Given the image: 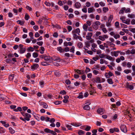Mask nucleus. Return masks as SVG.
I'll list each match as a JSON object with an SVG mask.
<instances>
[{"label": "nucleus", "mask_w": 135, "mask_h": 135, "mask_svg": "<svg viewBox=\"0 0 135 135\" xmlns=\"http://www.w3.org/2000/svg\"><path fill=\"white\" fill-rule=\"evenodd\" d=\"M125 17L122 16L120 17V19L122 20L123 23L126 24L127 25H129L130 24V20L129 18L126 19V20H125Z\"/></svg>", "instance_id": "obj_1"}, {"label": "nucleus", "mask_w": 135, "mask_h": 135, "mask_svg": "<svg viewBox=\"0 0 135 135\" xmlns=\"http://www.w3.org/2000/svg\"><path fill=\"white\" fill-rule=\"evenodd\" d=\"M24 46L21 44H20L19 45L20 49V53L21 54L24 53L26 50V48L23 47Z\"/></svg>", "instance_id": "obj_2"}, {"label": "nucleus", "mask_w": 135, "mask_h": 135, "mask_svg": "<svg viewBox=\"0 0 135 135\" xmlns=\"http://www.w3.org/2000/svg\"><path fill=\"white\" fill-rule=\"evenodd\" d=\"M120 128L121 130L123 132L126 133L127 132V130L126 128V126L125 125H121Z\"/></svg>", "instance_id": "obj_3"}, {"label": "nucleus", "mask_w": 135, "mask_h": 135, "mask_svg": "<svg viewBox=\"0 0 135 135\" xmlns=\"http://www.w3.org/2000/svg\"><path fill=\"white\" fill-rule=\"evenodd\" d=\"M104 109L103 108H100L98 109L97 112L98 114L102 115L104 113Z\"/></svg>", "instance_id": "obj_4"}, {"label": "nucleus", "mask_w": 135, "mask_h": 135, "mask_svg": "<svg viewBox=\"0 0 135 135\" xmlns=\"http://www.w3.org/2000/svg\"><path fill=\"white\" fill-rule=\"evenodd\" d=\"M120 52V51H117L111 52V54L112 56H114L115 57H117L118 56V54Z\"/></svg>", "instance_id": "obj_5"}, {"label": "nucleus", "mask_w": 135, "mask_h": 135, "mask_svg": "<svg viewBox=\"0 0 135 135\" xmlns=\"http://www.w3.org/2000/svg\"><path fill=\"white\" fill-rule=\"evenodd\" d=\"M51 59L55 61L58 62H60V59L59 57L55 56L51 57Z\"/></svg>", "instance_id": "obj_6"}, {"label": "nucleus", "mask_w": 135, "mask_h": 135, "mask_svg": "<svg viewBox=\"0 0 135 135\" xmlns=\"http://www.w3.org/2000/svg\"><path fill=\"white\" fill-rule=\"evenodd\" d=\"M125 88H129L130 90H132L134 88V86L132 85H129V83L128 82H127Z\"/></svg>", "instance_id": "obj_7"}, {"label": "nucleus", "mask_w": 135, "mask_h": 135, "mask_svg": "<svg viewBox=\"0 0 135 135\" xmlns=\"http://www.w3.org/2000/svg\"><path fill=\"white\" fill-rule=\"evenodd\" d=\"M113 75V73L110 71L106 73L105 74V76L107 78H110Z\"/></svg>", "instance_id": "obj_8"}, {"label": "nucleus", "mask_w": 135, "mask_h": 135, "mask_svg": "<svg viewBox=\"0 0 135 135\" xmlns=\"http://www.w3.org/2000/svg\"><path fill=\"white\" fill-rule=\"evenodd\" d=\"M86 104V103L84 107V109L85 110H89L90 109V108L89 105L90 104V103H88L87 104Z\"/></svg>", "instance_id": "obj_9"}, {"label": "nucleus", "mask_w": 135, "mask_h": 135, "mask_svg": "<svg viewBox=\"0 0 135 135\" xmlns=\"http://www.w3.org/2000/svg\"><path fill=\"white\" fill-rule=\"evenodd\" d=\"M39 66V65L38 64H35L31 66V68L32 69H35L38 68Z\"/></svg>", "instance_id": "obj_10"}, {"label": "nucleus", "mask_w": 135, "mask_h": 135, "mask_svg": "<svg viewBox=\"0 0 135 135\" xmlns=\"http://www.w3.org/2000/svg\"><path fill=\"white\" fill-rule=\"evenodd\" d=\"M94 81L97 83H101L100 78L99 77L97 76L95 79L94 80Z\"/></svg>", "instance_id": "obj_11"}, {"label": "nucleus", "mask_w": 135, "mask_h": 135, "mask_svg": "<svg viewBox=\"0 0 135 135\" xmlns=\"http://www.w3.org/2000/svg\"><path fill=\"white\" fill-rule=\"evenodd\" d=\"M54 74L57 77H59L61 75V74L60 72L57 70H55L54 71Z\"/></svg>", "instance_id": "obj_12"}, {"label": "nucleus", "mask_w": 135, "mask_h": 135, "mask_svg": "<svg viewBox=\"0 0 135 135\" xmlns=\"http://www.w3.org/2000/svg\"><path fill=\"white\" fill-rule=\"evenodd\" d=\"M57 50L60 53H63L65 52L64 50L62 49L61 47H57Z\"/></svg>", "instance_id": "obj_13"}, {"label": "nucleus", "mask_w": 135, "mask_h": 135, "mask_svg": "<svg viewBox=\"0 0 135 135\" xmlns=\"http://www.w3.org/2000/svg\"><path fill=\"white\" fill-rule=\"evenodd\" d=\"M71 124L73 126L75 127H78L81 125V124L80 123H71Z\"/></svg>", "instance_id": "obj_14"}, {"label": "nucleus", "mask_w": 135, "mask_h": 135, "mask_svg": "<svg viewBox=\"0 0 135 135\" xmlns=\"http://www.w3.org/2000/svg\"><path fill=\"white\" fill-rule=\"evenodd\" d=\"M106 56L107 59H108L109 60H111L113 61L114 60V59L110 56L107 55H106Z\"/></svg>", "instance_id": "obj_15"}, {"label": "nucleus", "mask_w": 135, "mask_h": 135, "mask_svg": "<svg viewBox=\"0 0 135 135\" xmlns=\"http://www.w3.org/2000/svg\"><path fill=\"white\" fill-rule=\"evenodd\" d=\"M81 6V4L79 2H77L75 3V7L77 8H79Z\"/></svg>", "instance_id": "obj_16"}, {"label": "nucleus", "mask_w": 135, "mask_h": 135, "mask_svg": "<svg viewBox=\"0 0 135 135\" xmlns=\"http://www.w3.org/2000/svg\"><path fill=\"white\" fill-rule=\"evenodd\" d=\"M44 59L46 61H47L51 59V57L49 56L45 55Z\"/></svg>", "instance_id": "obj_17"}, {"label": "nucleus", "mask_w": 135, "mask_h": 135, "mask_svg": "<svg viewBox=\"0 0 135 135\" xmlns=\"http://www.w3.org/2000/svg\"><path fill=\"white\" fill-rule=\"evenodd\" d=\"M52 130H51L48 128H46L44 129V131L47 133H51Z\"/></svg>", "instance_id": "obj_18"}, {"label": "nucleus", "mask_w": 135, "mask_h": 135, "mask_svg": "<svg viewBox=\"0 0 135 135\" xmlns=\"http://www.w3.org/2000/svg\"><path fill=\"white\" fill-rule=\"evenodd\" d=\"M107 44L109 46H110L111 47H113L115 46V45L114 44L111 42H110L107 41Z\"/></svg>", "instance_id": "obj_19"}, {"label": "nucleus", "mask_w": 135, "mask_h": 135, "mask_svg": "<svg viewBox=\"0 0 135 135\" xmlns=\"http://www.w3.org/2000/svg\"><path fill=\"white\" fill-rule=\"evenodd\" d=\"M77 98L79 99L83 98V93L82 92H80L79 93V95L77 97Z\"/></svg>", "instance_id": "obj_20"}, {"label": "nucleus", "mask_w": 135, "mask_h": 135, "mask_svg": "<svg viewBox=\"0 0 135 135\" xmlns=\"http://www.w3.org/2000/svg\"><path fill=\"white\" fill-rule=\"evenodd\" d=\"M9 132L11 133L12 134H13L15 132V131L13 130L12 128L11 127H10L9 128Z\"/></svg>", "instance_id": "obj_21"}, {"label": "nucleus", "mask_w": 135, "mask_h": 135, "mask_svg": "<svg viewBox=\"0 0 135 135\" xmlns=\"http://www.w3.org/2000/svg\"><path fill=\"white\" fill-rule=\"evenodd\" d=\"M77 46L79 48H81L83 46V44L81 42H79Z\"/></svg>", "instance_id": "obj_22"}, {"label": "nucleus", "mask_w": 135, "mask_h": 135, "mask_svg": "<svg viewBox=\"0 0 135 135\" xmlns=\"http://www.w3.org/2000/svg\"><path fill=\"white\" fill-rule=\"evenodd\" d=\"M88 27V25L86 24H85L83 26V28L84 30L86 31L87 30V28Z\"/></svg>", "instance_id": "obj_23"}, {"label": "nucleus", "mask_w": 135, "mask_h": 135, "mask_svg": "<svg viewBox=\"0 0 135 135\" xmlns=\"http://www.w3.org/2000/svg\"><path fill=\"white\" fill-rule=\"evenodd\" d=\"M94 11V9L93 8L90 7L88 8V13H90L93 12V11Z\"/></svg>", "instance_id": "obj_24"}, {"label": "nucleus", "mask_w": 135, "mask_h": 135, "mask_svg": "<svg viewBox=\"0 0 135 135\" xmlns=\"http://www.w3.org/2000/svg\"><path fill=\"white\" fill-rule=\"evenodd\" d=\"M107 81L108 83L110 84H113V83L112 80L111 79H108L107 80Z\"/></svg>", "instance_id": "obj_25"}, {"label": "nucleus", "mask_w": 135, "mask_h": 135, "mask_svg": "<svg viewBox=\"0 0 135 135\" xmlns=\"http://www.w3.org/2000/svg\"><path fill=\"white\" fill-rule=\"evenodd\" d=\"M85 133V132L84 131L81 130H79L78 133L79 135H81L82 134H84Z\"/></svg>", "instance_id": "obj_26"}, {"label": "nucleus", "mask_w": 135, "mask_h": 135, "mask_svg": "<svg viewBox=\"0 0 135 135\" xmlns=\"http://www.w3.org/2000/svg\"><path fill=\"white\" fill-rule=\"evenodd\" d=\"M41 65L44 66H47L50 65L49 63H47L45 62H41Z\"/></svg>", "instance_id": "obj_27"}, {"label": "nucleus", "mask_w": 135, "mask_h": 135, "mask_svg": "<svg viewBox=\"0 0 135 135\" xmlns=\"http://www.w3.org/2000/svg\"><path fill=\"white\" fill-rule=\"evenodd\" d=\"M34 50V49L32 47H30L27 49V51L28 52L33 51Z\"/></svg>", "instance_id": "obj_28"}, {"label": "nucleus", "mask_w": 135, "mask_h": 135, "mask_svg": "<svg viewBox=\"0 0 135 135\" xmlns=\"http://www.w3.org/2000/svg\"><path fill=\"white\" fill-rule=\"evenodd\" d=\"M93 28L95 30H97L98 28V26H97V25H96L94 23H93L92 24V26Z\"/></svg>", "instance_id": "obj_29"}, {"label": "nucleus", "mask_w": 135, "mask_h": 135, "mask_svg": "<svg viewBox=\"0 0 135 135\" xmlns=\"http://www.w3.org/2000/svg\"><path fill=\"white\" fill-rule=\"evenodd\" d=\"M103 10L104 12L105 13L108 11L109 9L107 7H104L103 8Z\"/></svg>", "instance_id": "obj_30"}, {"label": "nucleus", "mask_w": 135, "mask_h": 135, "mask_svg": "<svg viewBox=\"0 0 135 135\" xmlns=\"http://www.w3.org/2000/svg\"><path fill=\"white\" fill-rule=\"evenodd\" d=\"M17 22L20 24L21 25H23L24 24V22L22 21H21L20 20H18L17 21Z\"/></svg>", "instance_id": "obj_31"}, {"label": "nucleus", "mask_w": 135, "mask_h": 135, "mask_svg": "<svg viewBox=\"0 0 135 135\" xmlns=\"http://www.w3.org/2000/svg\"><path fill=\"white\" fill-rule=\"evenodd\" d=\"M131 70H130L126 69L124 70V72L126 74H128L131 73Z\"/></svg>", "instance_id": "obj_32"}, {"label": "nucleus", "mask_w": 135, "mask_h": 135, "mask_svg": "<svg viewBox=\"0 0 135 135\" xmlns=\"http://www.w3.org/2000/svg\"><path fill=\"white\" fill-rule=\"evenodd\" d=\"M128 17H129V18H134L135 17V16L134 15V14H129L128 15Z\"/></svg>", "instance_id": "obj_33"}, {"label": "nucleus", "mask_w": 135, "mask_h": 135, "mask_svg": "<svg viewBox=\"0 0 135 135\" xmlns=\"http://www.w3.org/2000/svg\"><path fill=\"white\" fill-rule=\"evenodd\" d=\"M62 103V102L60 101H56L54 102V103L56 105H57L60 104Z\"/></svg>", "instance_id": "obj_34"}, {"label": "nucleus", "mask_w": 135, "mask_h": 135, "mask_svg": "<svg viewBox=\"0 0 135 135\" xmlns=\"http://www.w3.org/2000/svg\"><path fill=\"white\" fill-rule=\"evenodd\" d=\"M74 48V46H72L70 50V52L74 53L75 51Z\"/></svg>", "instance_id": "obj_35"}, {"label": "nucleus", "mask_w": 135, "mask_h": 135, "mask_svg": "<svg viewBox=\"0 0 135 135\" xmlns=\"http://www.w3.org/2000/svg\"><path fill=\"white\" fill-rule=\"evenodd\" d=\"M113 16L112 15H110L108 18V22H110L113 19Z\"/></svg>", "instance_id": "obj_36"}, {"label": "nucleus", "mask_w": 135, "mask_h": 135, "mask_svg": "<svg viewBox=\"0 0 135 135\" xmlns=\"http://www.w3.org/2000/svg\"><path fill=\"white\" fill-rule=\"evenodd\" d=\"M30 16L27 14H26L25 15V18L26 20H28Z\"/></svg>", "instance_id": "obj_37"}, {"label": "nucleus", "mask_w": 135, "mask_h": 135, "mask_svg": "<svg viewBox=\"0 0 135 135\" xmlns=\"http://www.w3.org/2000/svg\"><path fill=\"white\" fill-rule=\"evenodd\" d=\"M5 130L2 127H1L0 129V133H3L5 132Z\"/></svg>", "instance_id": "obj_38"}, {"label": "nucleus", "mask_w": 135, "mask_h": 135, "mask_svg": "<svg viewBox=\"0 0 135 135\" xmlns=\"http://www.w3.org/2000/svg\"><path fill=\"white\" fill-rule=\"evenodd\" d=\"M38 54L36 52H34L33 54V57L36 58L38 56Z\"/></svg>", "instance_id": "obj_39"}, {"label": "nucleus", "mask_w": 135, "mask_h": 135, "mask_svg": "<svg viewBox=\"0 0 135 135\" xmlns=\"http://www.w3.org/2000/svg\"><path fill=\"white\" fill-rule=\"evenodd\" d=\"M25 56L27 58H29L31 56V54L30 53H28L27 54L25 55Z\"/></svg>", "instance_id": "obj_40"}, {"label": "nucleus", "mask_w": 135, "mask_h": 135, "mask_svg": "<svg viewBox=\"0 0 135 135\" xmlns=\"http://www.w3.org/2000/svg\"><path fill=\"white\" fill-rule=\"evenodd\" d=\"M74 71L75 72H76L77 73L79 74H81V70L78 69H75Z\"/></svg>", "instance_id": "obj_41"}, {"label": "nucleus", "mask_w": 135, "mask_h": 135, "mask_svg": "<svg viewBox=\"0 0 135 135\" xmlns=\"http://www.w3.org/2000/svg\"><path fill=\"white\" fill-rule=\"evenodd\" d=\"M97 87L99 89L102 90V87L100 84H99L97 86Z\"/></svg>", "instance_id": "obj_42"}, {"label": "nucleus", "mask_w": 135, "mask_h": 135, "mask_svg": "<svg viewBox=\"0 0 135 135\" xmlns=\"http://www.w3.org/2000/svg\"><path fill=\"white\" fill-rule=\"evenodd\" d=\"M91 127L89 126H87L86 128L85 129V130L86 131H89L91 129Z\"/></svg>", "instance_id": "obj_43"}, {"label": "nucleus", "mask_w": 135, "mask_h": 135, "mask_svg": "<svg viewBox=\"0 0 135 135\" xmlns=\"http://www.w3.org/2000/svg\"><path fill=\"white\" fill-rule=\"evenodd\" d=\"M66 92L64 90H63L60 92V93L62 95H65L66 94Z\"/></svg>", "instance_id": "obj_44"}, {"label": "nucleus", "mask_w": 135, "mask_h": 135, "mask_svg": "<svg viewBox=\"0 0 135 135\" xmlns=\"http://www.w3.org/2000/svg\"><path fill=\"white\" fill-rule=\"evenodd\" d=\"M98 38L99 40L102 41H104L105 40L104 37L102 36H99Z\"/></svg>", "instance_id": "obj_45"}, {"label": "nucleus", "mask_w": 135, "mask_h": 135, "mask_svg": "<svg viewBox=\"0 0 135 135\" xmlns=\"http://www.w3.org/2000/svg\"><path fill=\"white\" fill-rule=\"evenodd\" d=\"M14 74L9 75V79L10 80H13L14 77Z\"/></svg>", "instance_id": "obj_46"}, {"label": "nucleus", "mask_w": 135, "mask_h": 135, "mask_svg": "<svg viewBox=\"0 0 135 135\" xmlns=\"http://www.w3.org/2000/svg\"><path fill=\"white\" fill-rule=\"evenodd\" d=\"M48 106L47 104L46 103L44 102L43 105V108H47L48 107Z\"/></svg>", "instance_id": "obj_47"}, {"label": "nucleus", "mask_w": 135, "mask_h": 135, "mask_svg": "<svg viewBox=\"0 0 135 135\" xmlns=\"http://www.w3.org/2000/svg\"><path fill=\"white\" fill-rule=\"evenodd\" d=\"M66 127L68 128V129L69 130H72V128H71V125H69L68 124H67L66 126Z\"/></svg>", "instance_id": "obj_48"}, {"label": "nucleus", "mask_w": 135, "mask_h": 135, "mask_svg": "<svg viewBox=\"0 0 135 135\" xmlns=\"http://www.w3.org/2000/svg\"><path fill=\"white\" fill-rule=\"evenodd\" d=\"M121 27L123 28H127V25H124L123 23H120V24Z\"/></svg>", "instance_id": "obj_49"}, {"label": "nucleus", "mask_w": 135, "mask_h": 135, "mask_svg": "<svg viewBox=\"0 0 135 135\" xmlns=\"http://www.w3.org/2000/svg\"><path fill=\"white\" fill-rule=\"evenodd\" d=\"M75 30H76V33H78V35H79L80 34H79V33L80 32V31L79 28H76Z\"/></svg>", "instance_id": "obj_50"}, {"label": "nucleus", "mask_w": 135, "mask_h": 135, "mask_svg": "<svg viewBox=\"0 0 135 135\" xmlns=\"http://www.w3.org/2000/svg\"><path fill=\"white\" fill-rule=\"evenodd\" d=\"M40 85L41 87L42 88L44 86V82L43 81H40L39 82Z\"/></svg>", "instance_id": "obj_51"}, {"label": "nucleus", "mask_w": 135, "mask_h": 135, "mask_svg": "<svg viewBox=\"0 0 135 135\" xmlns=\"http://www.w3.org/2000/svg\"><path fill=\"white\" fill-rule=\"evenodd\" d=\"M67 28L69 32L70 31L72 30V28L71 26H68L67 27Z\"/></svg>", "instance_id": "obj_52"}, {"label": "nucleus", "mask_w": 135, "mask_h": 135, "mask_svg": "<svg viewBox=\"0 0 135 135\" xmlns=\"http://www.w3.org/2000/svg\"><path fill=\"white\" fill-rule=\"evenodd\" d=\"M37 44L39 46H41L42 45L43 42L42 41H39L37 42Z\"/></svg>", "instance_id": "obj_53"}, {"label": "nucleus", "mask_w": 135, "mask_h": 135, "mask_svg": "<svg viewBox=\"0 0 135 135\" xmlns=\"http://www.w3.org/2000/svg\"><path fill=\"white\" fill-rule=\"evenodd\" d=\"M91 71L90 69L88 67H86V69L85 70V72L86 73H88L89 72H90Z\"/></svg>", "instance_id": "obj_54"}, {"label": "nucleus", "mask_w": 135, "mask_h": 135, "mask_svg": "<svg viewBox=\"0 0 135 135\" xmlns=\"http://www.w3.org/2000/svg\"><path fill=\"white\" fill-rule=\"evenodd\" d=\"M127 65L128 68H130L131 67L132 64L131 62H128L127 64Z\"/></svg>", "instance_id": "obj_55"}, {"label": "nucleus", "mask_w": 135, "mask_h": 135, "mask_svg": "<svg viewBox=\"0 0 135 135\" xmlns=\"http://www.w3.org/2000/svg\"><path fill=\"white\" fill-rule=\"evenodd\" d=\"M73 36L74 39L77 40L79 36H78L76 34H73Z\"/></svg>", "instance_id": "obj_56"}, {"label": "nucleus", "mask_w": 135, "mask_h": 135, "mask_svg": "<svg viewBox=\"0 0 135 135\" xmlns=\"http://www.w3.org/2000/svg\"><path fill=\"white\" fill-rule=\"evenodd\" d=\"M99 4L102 7L104 6L105 5V3L102 1L99 3Z\"/></svg>", "instance_id": "obj_57"}, {"label": "nucleus", "mask_w": 135, "mask_h": 135, "mask_svg": "<svg viewBox=\"0 0 135 135\" xmlns=\"http://www.w3.org/2000/svg\"><path fill=\"white\" fill-rule=\"evenodd\" d=\"M65 83L67 84H69L71 83V81L69 80H66L65 81Z\"/></svg>", "instance_id": "obj_58"}, {"label": "nucleus", "mask_w": 135, "mask_h": 135, "mask_svg": "<svg viewBox=\"0 0 135 135\" xmlns=\"http://www.w3.org/2000/svg\"><path fill=\"white\" fill-rule=\"evenodd\" d=\"M131 54H135V49H133L131 50Z\"/></svg>", "instance_id": "obj_59"}, {"label": "nucleus", "mask_w": 135, "mask_h": 135, "mask_svg": "<svg viewBox=\"0 0 135 135\" xmlns=\"http://www.w3.org/2000/svg\"><path fill=\"white\" fill-rule=\"evenodd\" d=\"M130 31H131V32L133 33H135V28H130Z\"/></svg>", "instance_id": "obj_60"}, {"label": "nucleus", "mask_w": 135, "mask_h": 135, "mask_svg": "<svg viewBox=\"0 0 135 135\" xmlns=\"http://www.w3.org/2000/svg\"><path fill=\"white\" fill-rule=\"evenodd\" d=\"M40 35L38 32L35 33V36L36 37H38L40 36Z\"/></svg>", "instance_id": "obj_61"}, {"label": "nucleus", "mask_w": 135, "mask_h": 135, "mask_svg": "<svg viewBox=\"0 0 135 135\" xmlns=\"http://www.w3.org/2000/svg\"><path fill=\"white\" fill-rule=\"evenodd\" d=\"M55 121V119L54 118H52L50 120L49 122L51 123H54Z\"/></svg>", "instance_id": "obj_62"}, {"label": "nucleus", "mask_w": 135, "mask_h": 135, "mask_svg": "<svg viewBox=\"0 0 135 135\" xmlns=\"http://www.w3.org/2000/svg\"><path fill=\"white\" fill-rule=\"evenodd\" d=\"M114 37L116 39H117L118 38H119L120 37V35L118 34H117V35H114Z\"/></svg>", "instance_id": "obj_63"}, {"label": "nucleus", "mask_w": 135, "mask_h": 135, "mask_svg": "<svg viewBox=\"0 0 135 135\" xmlns=\"http://www.w3.org/2000/svg\"><path fill=\"white\" fill-rule=\"evenodd\" d=\"M64 50L65 51L68 52L69 51L70 49L69 47H66L65 48Z\"/></svg>", "instance_id": "obj_64"}]
</instances>
